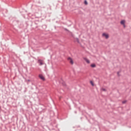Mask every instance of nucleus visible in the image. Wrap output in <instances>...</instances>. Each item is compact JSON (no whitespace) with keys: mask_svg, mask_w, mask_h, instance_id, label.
<instances>
[{"mask_svg":"<svg viewBox=\"0 0 131 131\" xmlns=\"http://www.w3.org/2000/svg\"><path fill=\"white\" fill-rule=\"evenodd\" d=\"M38 63L40 66H41L45 64V61L41 59H38Z\"/></svg>","mask_w":131,"mask_h":131,"instance_id":"f257e3e1","label":"nucleus"},{"mask_svg":"<svg viewBox=\"0 0 131 131\" xmlns=\"http://www.w3.org/2000/svg\"><path fill=\"white\" fill-rule=\"evenodd\" d=\"M103 37H105L106 39H108L109 38V35L106 33H103L102 34Z\"/></svg>","mask_w":131,"mask_h":131,"instance_id":"f03ea898","label":"nucleus"},{"mask_svg":"<svg viewBox=\"0 0 131 131\" xmlns=\"http://www.w3.org/2000/svg\"><path fill=\"white\" fill-rule=\"evenodd\" d=\"M68 60L70 62V64H71L72 65H73V64H74V62L73 61V59H72V58H71V57H69L68 58Z\"/></svg>","mask_w":131,"mask_h":131,"instance_id":"7ed1b4c3","label":"nucleus"},{"mask_svg":"<svg viewBox=\"0 0 131 131\" xmlns=\"http://www.w3.org/2000/svg\"><path fill=\"white\" fill-rule=\"evenodd\" d=\"M120 24L121 25H123V27H124V28H125V20H121L120 22Z\"/></svg>","mask_w":131,"mask_h":131,"instance_id":"20e7f679","label":"nucleus"},{"mask_svg":"<svg viewBox=\"0 0 131 131\" xmlns=\"http://www.w3.org/2000/svg\"><path fill=\"white\" fill-rule=\"evenodd\" d=\"M84 61H85V62L88 63V64H90V63H91V61H90V60H89L88 58H83Z\"/></svg>","mask_w":131,"mask_h":131,"instance_id":"39448f33","label":"nucleus"},{"mask_svg":"<svg viewBox=\"0 0 131 131\" xmlns=\"http://www.w3.org/2000/svg\"><path fill=\"white\" fill-rule=\"evenodd\" d=\"M39 78H40V79H41L42 80H45V77H43V76L42 75H39Z\"/></svg>","mask_w":131,"mask_h":131,"instance_id":"423d86ee","label":"nucleus"},{"mask_svg":"<svg viewBox=\"0 0 131 131\" xmlns=\"http://www.w3.org/2000/svg\"><path fill=\"white\" fill-rule=\"evenodd\" d=\"M91 67H92V68H95V67H96V64H92L91 65Z\"/></svg>","mask_w":131,"mask_h":131,"instance_id":"0eeeda50","label":"nucleus"},{"mask_svg":"<svg viewBox=\"0 0 131 131\" xmlns=\"http://www.w3.org/2000/svg\"><path fill=\"white\" fill-rule=\"evenodd\" d=\"M90 83L92 85V86H94V82H93L92 81H90Z\"/></svg>","mask_w":131,"mask_h":131,"instance_id":"6e6552de","label":"nucleus"},{"mask_svg":"<svg viewBox=\"0 0 131 131\" xmlns=\"http://www.w3.org/2000/svg\"><path fill=\"white\" fill-rule=\"evenodd\" d=\"M126 103V100L122 101L123 104H125Z\"/></svg>","mask_w":131,"mask_h":131,"instance_id":"1a4fd4ad","label":"nucleus"},{"mask_svg":"<svg viewBox=\"0 0 131 131\" xmlns=\"http://www.w3.org/2000/svg\"><path fill=\"white\" fill-rule=\"evenodd\" d=\"M84 4L88 5V2L86 0L84 1Z\"/></svg>","mask_w":131,"mask_h":131,"instance_id":"9d476101","label":"nucleus"},{"mask_svg":"<svg viewBox=\"0 0 131 131\" xmlns=\"http://www.w3.org/2000/svg\"><path fill=\"white\" fill-rule=\"evenodd\" d=\"M76 40L77 42H79V40L78 38H77Z\"/></svg>","mask_w":131,"mask_h":131,"instance_id":"9b49d317","label":"nucleus"},{"mask_svg":"<svg viewBox=\"0 0 131 131\" xmlns=\"http://www.w3.org/2000/svg\"><path fill=\"white\" fill-rule=\"evenodd\" d=\"M102 91H103V92H105L106 90L105 89H102Z\"/></svg>","mask_w":131,"mask_h":131,"instance_id":"f8f14e48","label":"nucleus"},{"mask_svg":"<svg viewBox=\"0 0 131 131\" xmlns=\"http://www.w3.org/2000/svg\"><path fill=\"white\" fill-rule=\"evenodd\" d=\"M0 109H1V106H0Z\"/></svg>","mask_w":131,"mask_h":131,"instance_id":"ddd939ff","label":"nucleus"}]
</instances>
